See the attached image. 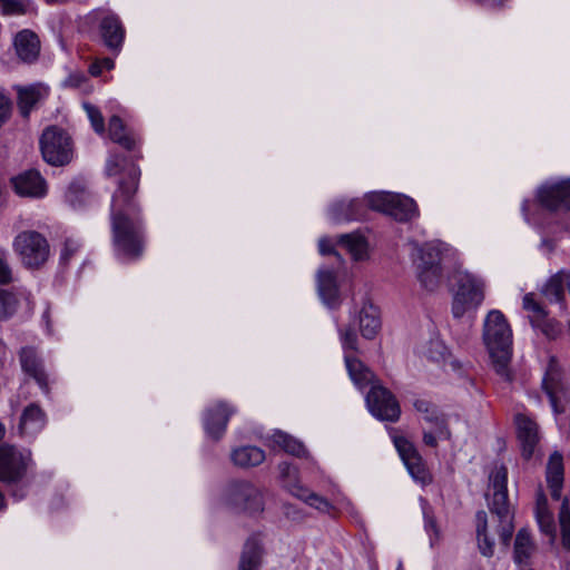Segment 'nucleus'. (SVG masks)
Returning a JSON list of instances; mask_svg holds the SVG:
<instances>
[{
    "label": "nucleus",
    "instance_id": "nucleus-1",
    "mask_svg": "<svg viewBox=\"0 0 570 570\" xmlns=\"http://www.w3.org/2000/svg\"><path fill=\"white\" fill-rule=\"evenodd\" d=\"M140 169L132 166L127 176L118 183L111 197L110 217L114 243L117 250L136 259L144 250L141 220L137 217L139 207L134 199L138 190Z\"/></svg>",
    "mask_w": 570,
    "mask_h": 570
},
{
    "label": "nucleus",
    "instance_id": "nucleus-2",
    "mask_svg": "<svg viewBox=\"0 0 570 570\" xmlns=\"http://www.w3.org/2000/svg\"><path fill=\"white\" fill-rule=\"evenodd\" d=\"M483 341L495 373L505 382H511L509 364L512 357V331L500 311L488 313L483 325Z\"/></svg>",
    "mask_w": 570,
    "mask_h": 570
},
{
    "label": "nucleus",
    "instance_id": "nucleus-3",
    "mask_svg": "<svg viewBox=\"0 0 570 570\" xmlns=\"http://www.w3.org/2000/svg\"><path fill=\"white\" fill-rule=\"evenodd\" d=\"M508 469L500 465L490 474V488L492 494H487L488 505L491 513L497 517L499 522V535L503 546L508 547L513 535L514 514L511 511L508 499Z\"/></svg>",
    "mask_w": 570,
    "mask_h": 570
},
{
    "label": "nucleus",
    "instance_id": "nucleus-4",
    "mask_svg": "<svg viewBox=\"0 0 570 570\" xmlns=\"http://www.w3.org/2000/svg\"><path fill=\"white\" fill-rule=\"evenodd\" d=\"M458 292L452 305L454 317L459 318L468 309L476 308L484 299V281L468 271H458L455 274Z\"/></svg>",
    "mask_w": 570,
    "mask_h": 570
},
{
    "label": "nucleus",
    "instance_id": "nucleus-5",
    "mask_svg": "<svg viewBox=\"0 0 570 570\" xmlns=\"http://www.w3.org/2000/svg\"><path fill=\"white\" fill-rule=\"evenodd\" d=\"M365 200L370 208L386 213L397 222H409L419 215L416 203L405 195L371 193Z\"/></svg>",
    "mask_w": 570,
    "mask_h": 570
},
{
    "label": "nucleus",
    "instance_id": "nucleus-6",
    "mask_svg": "<svg viewBox=\"0 0 570 570\" xmlns=\"http://www.w3.org/2000/svg\"><path fill=\"white\" fill-rule=\"evenodd\" d=\"M13 249L23 266L39 268L49 257L50 248L45 236L36 230L19 233L13 240Z\"/></svg>",
    "mask_w": 570,
    "mask_h": 570
},
{
    "label": "nucleus",
    "instance_id": "nucleus-7",
    "mask_svg": "<svg viewBox=\"0 0 570 570\" xmlns=\"http://www.w3.org/2000/svg\"><path fill=\"white\" fill-rule=\"evenodd\" d=\"M40 149L43 160L52 166H65L72 159V140L63 129L56 126L45 129Z\"/></svg>",
    "mask_w": 570,
    "mask_h": 570
},
{
    "label": "nucleus",
    "instance_id": "nucleus-8",
    "mask_svg": "<svg viewBox=\"0 0 570 570\" xmlns=\"http://www.w3.org/2000/svg\"><path fill=\"white\" fill-rule=\"evenodd\" d=\"M32 463L31 452L14 445H0V482L14 484L27 474Z\"/></svg>",
    "mask_w": 570,
    "mask_h": 570
},
{
    "label": "nucleus",
    "instance_id": "nucleus-9",
    "mask_svg": "<svg viewBox=\"0 0 570 570\" xmlns=\"http://www.w3.org/2000/svg\"><path fill=\"white\" fill-rule=\"evenodd\" d=\"M87 19L98 24L99 36L109 50L120 51L126 31L118 14L109 9L97 8L88 14Z\"/></svg>",
    "mask_w": 570,
    "mask_h": 570
},
{
    "label": "nucleus",
    "instance_id": "nucleus-10",
    "mask_svg": "<svg viewBox=\"0 0 570 570\" xmlns=\"http://www.w3.org/2000/svg\"><path fill=\"white\" fill-rule=\"evenodd\" d=\"M227 502L238 511L249 515L264 511L263 494L259 489L246 481H234L227 488Z\"/></svg>",
    "mask_w": 570,
    "mask_h": 570
},
{
    "label": "nucleus",
    "instance_id": "nucleus-11",
    "mask_svg": "<svg viewBox=\"0 0 570 570\" xmlns=\"http://www.w3.org/2000/svg\"><path fill=\"white\" fill-rule=\"evenodd\" d=\"M366 405L373 416L381 421L395 422L401 410L395 396L386 387L373 384L366 395Z\"/></svg>",
    "mask_w": 570,
    "mask_h": 570
},
{
    "label": "nucleus",
    "instance_id": "nucleus-12",
    "mask_svg": "<svg viewBox=\"0 0 570 570\" xmlns=\"http://www.w3.org/2000/svg\"><path fill=\"white\" fill-rule=\"evenodd\" d=\"M542 389L547 394L552 410L556 414L564 412L567 402V390L561 380V368L556 357H550L549 364L542 380Z\"/></svg>",
    "mask_w": 570,
    "mask_h": 570
},
{
    "label": "nucleus",
    "instance_id": "nucleus-13",
    "mask_svg": "<svg viewBox=\"0 0 570 570\" xmlns=\"http://www.w3.org/2000/svg\"><path fill=\"white\" fill-rule=\"evenodd\" d=\"M538 199L550 212L570 210V178L542 185L538 190Z\"/></svg>",
    "mask_w": 570,
    "mask_h": 570
},
{
    "label": "nucleus",
    "instance_id": "nucleus-14",
    "mask_svg": "<svg viewBox=\"0 0 570 570\" xmlns=\"http://www.w3.org/2000/svg\"><path fill=\"white\" fill-rule=\"evenodd\" d=\"M514 422L522 456L524 460H530L540 441L539 426L535 421L522 413L515 415Z\"/></svg>",
    "mask_w": 570,
    "mask_h": 570
},
{
    "label": "nucleus",
    "instance_id": "nucleus-15",
    "mask_svg": "<svg viewBox=\"0 0 570 570\" xmlns=\"http://www.w3.org/2000/svg\"><path fill=\"white\" fill-rule=\"evenodd\" d=\"M19 361L22 371L32 377L45 393H48V375L45 371L42 358L39 356L37 350L32 346L22 347L19 353Z\"/></svg>",
    "mask_w": 570,
    "mask_h": 570
},
{
    "label": "nucleus",
    "instance_id": "nucleus-16",
    "mask_svg": "<svg viewBox=\"0 0 570 570\" xmlns=\"http://www.w3.org/2000/svg\"><path fill=\"white\" fill-rule=\"evenodd\" d=\"M13 89L17 91V105L23 118H29L31 110L49 95L48 87L42 83L16 85Z\"/></svg>",
    "mask_w": 570,
    "mask_h": 570
},
{
    "label": "nucleus",
    "instance_id": "nucleus-17",
    "mask_svg": "<svg viewBox=\"0 0 570 570\" xmlns=\"http://www.w3.org/2000/svg\"><path fill=\"white\" fill-rule=\"evenodd\" d=\"M13 189L20 196L42 197L47 193V184L36 169L26 170L11 179Z\"/></svg>",
    "mask_w": 570,
    "mask_h": 570
},
{
    "label": "nucleus",
    "instance_id": "nucleus-18",
    "mask_svg": "<svg viewBox=\"0 0 570 570\" xmlns=\"http://www.w3.org/2000/svg\"><path fill=\"white\" fill-rule=\"evenodd\" d=\"M234 410L229 409L227 404L219 402L214 407L206 411L204 416V426L207 434L214 440H219L227 426L230 415Z\"/></svg>",
    "mask_w": 570,
    "mask_h": 570
},
{
    "label": "nucleus",
    "instance_id": "nucleus-19",
    "mask_svg": "<svg viewBox=\"0 0 570 570\" xmlns=\"http://www.w3.org/2000/svg\"><path fill=\"white\" fill-rule=\"evenodd\" d=\"M413 406L417 412L423 414L425 422L435 426L439 438L442 440H449L451 438L445 415L439 411L436 405L428 400L417 399L413 402Z\"/></svg>",
    "mask_w": 570,
    "mask_h": 570
},
{
    "label": "nucleus",
    "instance_id": "nucleus-20",
    "mask_svg": "<svg viewBox=\"0 0 570 570\" xmlns=\"http://www.w3.org/2000/svg\"><path fill=\"white\" fill-rule=\"evenodd\" d=\"M546 480L550 489V495L553 500L561 499V490L564 482L563 456L560 452L554 451L548 460L546 468Z\"/></svg>",
    "mask_w": 570,
    "mask_h": 570
},
{
    "label": "nucleus",
    "instance_id": "nucleus-21",
    "mask_svg": "<svg viewBox=\"0 0 570 570\" xmlns=\"http://www.w3.org/2000/svg\"><path fill=\"white\" fill-rule=\"evenodd\" d=\"M47 423L45 411L37 404L31 403L24 407L20 416L19 431L22 435L35 436Z\"/></svg>",
    "mask_w": 570,
    "mask_h": 570
},
{
    "label": "nucleus",
    "instance_id": "nucleus-22",
    "mask_svg": "<svg viewBox=\"0 0 570 570\" xmlns=\"http://www.w3.org/2000/svg\"><path fill=\"white\" fill-rule=\"evenodd\" d=\"M366 209L360 199L350 202L337 200L328 208V216L335 223L360 220L364 217Z\"/></svg>",
    "mask_w": 570,
    "mask_h": 570
},
{
    "label": "nucleus",
    "instance_id": "nucleus-23",
    "mask_svg": "<svg viewBox=\"0 0 570 570\" xmlns=\"http://www.w3.org/2000/svg\"><path fill=\"white\" fill-rule=\"evenodd\" d=\"M13 45L18 57L23 62L31 63L38 59L40 41L33 31L28 29L19 31L14 37Z\"/></svg>",
    "mask_w": 570,
    "mask_h": 570
},
{
    "label": "nucleus",
    "instance_id": "nucleus-24",
    "mask_svg": "<svg viewBox=\"0 0 570 570\" xmlns=\"http://www.w3.org/2000/svg\"><path fill=\"white\" fill-rule=\"evenodd\" d=\"M317 291L323 303L328 307L340 305L336 275L332 269H320L317 272Z\"/></svg>",
    "mask_w": 570,
    "mask_h": 570
},
{
    "label": "nucleus",
    "instance_id": "nucleus-25",
    "mask_svg": "<svg viewBox=\"0 0 570 570\" xmlns=\"http://www.w3.org/2000/svg\"><path fill=\"white\" fill-rule=\"evenodd\" d=\"M263 561V547L259 539L255 535L248 538L245 542L238 570H259Z\"/></svg>",
    "mask_w": 570,
    "mask_h": 570
},
{
    "label": "nucleus",
    "instance_id": "nucleus-26",
    "mask_svg": "<svg viewBox=\"0 0 570 570\" xmlns=\"http://www.w3.org/2000/svg\"><path fill=\"white\" fill-rule=\"evenodd\" d=\"M344 360L348 375L358 389H363L373 382V372L357 357L346 353Z\"/></svg>",
    "mask_w": 570,
    "mask_h": 570
},
{
    "label": "nucleus",
    "instance_id": "nucleus-27",
    "mask_svg": "<svg viewBox=\"0 0 570 570\" xmlns=\"http://www.w3.org/2000/svg\"><path fill=\"white\" fill-rule=\"evenodd\" d=\"M381 328L379 308L373 304H365L360 312V330L362 336L372 340Z\"/></svg>",
    "mask_w": 570,
    "mask_h": 570
},
{
    "label": "nucleus",
    "instance_id": "nucleus-28",
    "mask_svg": "<svg viewBox=\"0 0 570 570\" xmlns=\"http://www.w3.org/2000/svg\"><path fill=\"white\" fill-rule=\"evenodd\" d=\"M232 460L240 468L257 466L265 460V452L253 445L240 446L233 451Z\"/></svg>",
    "mask_w": 570,
    "mask_h": 570
},
{
    "label": "nucleus",
    "instance_id": "nucleus-29",
    "mask_svg": "<svg viewBox=\"0 0 570 570\" xmlns=\"http://www.w3.org/2000/svg\"><path fill=\"white\" fill-rule=\"evenodd\" d=\"M109 136L112 141L119 144L127 150H132L136 146V138L126 128L121 118L118 116H112L109 119Z\"/></svg>",
    "mask_w": 570,
    "mask_h": 570
},
{
    "label": "nucleus",
    "instance_id": "nucleus-30",
    "mask_svg": "<svg viewBox=\"0 0 570 570\" xmlns=\"http://www.w3.org/2000/svg\"><path fill=\"white\" fill-rule=\"evenodd\" d=\"M291 492L294 497L307 503L309 507L315 508L316 510L323 513H330L333 510L332 503L325 499L324 497L318 495L317 493L304 488L303 485L295 484L291 489Z\"/></svg>",
    "mask_w": 570,
    "mask_h": 570
},
{
    "label": "nucleus",
    "instance_id": "nucleus-31",
    "mask_svg": "<svg viewBox=\"0 0 570 570\" xmlns=\"http://www.w3.org/2000/svg\"><path fill=\"white\" fill-rule=\"evenodd\" d=\"M569 274L564 272H558L552 275L546 283L542 294L551 303H563L564 302V287L567 285V277Z\"/></svg>",
    "mask_w": 570,
    "mask_h": 570
},
{
    "label": "nucleus",
    "instance_id": "nucleus-32",
    "mask_svg": "<svg viewBox=\"0 0 570 570\" xmlns=\"http://www.w3.org/2000/svg\"><path fill=\"white\" fill-rule=\"evenodd\" d=\"M535 547L532 542L531 535L528 530L521 529L517 533L514 541L513 559L518 564H528Z\"/></svg>",
    "mask_w": 570,
    "mask_h": 570
},
{
    "label": "nucleus",
    "instance_id": "nucleus-33",
    "mask_svg": "<svg viewBox=\"0 0 570 570\" xmlns=\"http://www.w3.org/2000/svg\"><path fill=\"white\" fill-rule=\"evenodd\" d=\"M476 538L480 552L484 557H492L494 552V542L488 535V518L484 511L476 512Z\"/></svg>",
    "mask_w": 570,
    "mask_h": 570
},
{
    "label": "nucleus",
    "instance_id": "nucleus-34",
    "mask_svg": "<svg viewBox=\"0 0 570 570\" xmlns=\"http://www.w3.org/2000/svg\"><path fill=\"white\" fill-rule=\"evenodd\" d=\"M338 244L347 249L354 261H361L365 257L367 244L362 235L356 233L343 234L338 238Z\"/></svg>",
    "mask_w": 570,
    "mask_h": 570
},
{
    "label": "nucleus",
    "instance_id": "nucleus-35",
    "mask_svg": "<svg viewBox=\"0 0 570 570\" xmlns=\"http://www.w3.org/2000/svg\"><path fill=\"white\" fill-rule=\"evenodd\" d=\"M535 517L541 531L551 537L552 540L556 538V527L553 522L552 513L548 509L547 498L541 494L537 502Z\"/></svg>",
    "mask_w": 570,
    "mask_h": 570
},
{
    "label": "nucleus",
    "instance_id": "nucleus-36",
    "mask_svg": "<svg viewBox=\"0 0 570 570\" xmlns=\"http://www.w3.org/2000/svg\"><path fill=\"white\" fill-rule=\"evenodd\" d=\"M273 442L286 453L302 458L307 454L304 444L287 433L277 431L272 436Z\"/></svg>",
    "mask_w": 570,
    "mask_h": 570
},
{
    "label": "nucleus",
    "instance_id": "nucleus-37",
    "mask_svg": "<svg viewBox=\"0 0 570 570\" xmlns=\"http://www.w3.org/2000/svg\"><path fill=\"white\" fill-rule=\"evenodd\" d=\"M440 267L441 266V252L433 244H424L419 249V258L416 267Z\"/></svg>",
    "mask_w": 570,
    "mask_h": 570
},
{
    "label": "nucleus",
    "instance_id": "nucleus-38",
    "mask_svg": "<svg viewBox=\"0 0 570 570\" xmlns=\"http://www.w3.org/2000/svg\"><path fill=\"white\" fill-rule=\"evenodd\" d=\"M559 524L561 529V543L566 550H570V501L562 499L559 511Z\"/></svg>",
    "mask_w": 570,
    "mask_h": 570
},
{
    "label": "nucleus",
    "instance_id": "nucleus-39",
    "mask_svg": "<svg viewBox=\"0 0 570 570\" xmlns=\"http://www.w3.org/2000/svg\"><path fill=\"white\" fill-rule=\"evenodd\" d=\"M417 277L424 288L428 291H434L441 283V266L431 268L417 266Z\"/></svg>",
    "mask_w": 570,
    "mask_h": 570
},
{
    "label": "nucleus",
    "instance_id": "nucleus-40",
    "mask_svg": "<svg viewBox=\"0 0 570 570\" xmlns=\"http://www.w3.org/2000/svg\"><path fill=\"white\" fill-rule=\"evenodd\" d=\"M570 230V220L556 223L554 225H549L544 227L546 237H543L541 242V247L548 253H552L556 248V236L559 233Z\"/></svg>",
    "mask_w": 570,
    "mask_h": 570
},
{
    "label": "nucleus",
    "instance_id": "nucleus-41",
    "mask_svg": "<svg viewBox=\"0 0 570 570\" xmlns=\"http://www.w3.org/2000/svg\"><path fill=\"white\" fill-rule=\"evenodd\" d=\"M403 462L406 465L410 474L415 480L421 481L423 483L428 481L429 473L419 452H415L411 456L406 458L405 460H403Z\"/></svg>",
    "mask_w": 570,
    "mask_h": 570
},
{
    "label": "nucleus",
    "instance_id": "nucleus-42",
    "mask_svg": "<svg viewBox=\"0 0 570 570\" xmlns=\"http://www.w3.org/2000/svg\"><path fill=\"white\" fill-rule=\"evenodd\" d=\"M18 301L16 296L4 289H0V322L11 317L17 309Z\"/></svg>",
    "mask_w": 570,
    "mask_h": 570
},
{
    "label": "nucleus",
    "instance_id": "nucleus-43",
    "mask_svg": "<svg viewBox=\"0 0 570 570\" xmlns=\"http://www.w3.org/2000/svg\"><path fill=\"white\" fill-rule=\"evenodd\" d=\"M446 351L448 348L441 340L432 338L429 341L424 354L429 360L433 362H440L444 360Z\"/></svg>",
    "mask_w": 570,
    "mask_h": 570
},
{
    "label": "nucleus",
    "instance_id": "nucleus-44",
    "mask_svg": "<svg viewBox=\"0 0 570 570\" xmlns=\"http://www.w3.org/2000/svg\"><path fill=\"white\" fill-rule=\"evenodd\" d=\"M27 9L28 3L24 0H0V10L4 16H21Z\"/></svg>",
    "mask_w": 570,
    "mask_h": 570
},
{
    "label": "nucleus",
    "instance_id": "nucleus-45",
    "mask_svg": "<svg viewBox=\"0 0 570 570\" xmlns=\"http://www.w3.org/2000/svg\"><path fill=\"white\" fill-rule=\"evenodd\" d=\"M83 109L87 112V116L91 122L94 130L97 134H104L105 132V119H104L100 110L96 106H94L89 102L83 104Z\"/></svg>",
    "mask_w": 570,
    "mask_h": 570
},
{
    "label": "nucleus",
    "instance_id": "nucleus-46",
    "mask_svg": "<svg viewBox=\"0 0 570 570\" xmlns=\"http://www.w3.org/2000/svg\"><path fill=\"white\" fill-rule=\"evenodd\" d=\"M341 341L345 351L357 352V335L353 326L340 330Z\"/></svg>",
    "mask_w": 570,
    "mask_h": 570
},
{
    "label": "nucleus",
    "instance_id": "nucleus-47",
    "mask_svg": "<svg viewBox=\"0 0 570 570\" xmlns=\"http://www.w3.org/2000/svg\"><path fill=\"white\" fill-rule=\"evenodd\" d=\"M423 517H424V527L428 532H432L435 539L431 538V546L434 544V541L439 540L440 531L436 524V520L434 518L432 508L429 505L423 507Z\"/></svg>",
    "mask_w": 570,
    "mask_h": 570
},
{
    "label": "nucleus",
    "instance_id": "nucleus-48",
    "mask_svg": "<svg viewBox=\"0 0 570 570\" xmlns=\"http://www.w3.org/2000/svg\"><path fill=\"white\" fill-rule=\"evenodd\" d=\"M12 100L0 91V128L11 118Z\"/></svg>",
    "mask_w": 570,
    "mask_h": 570
},
{
    "label": "nucleus",
    "instance_id": "nucleus-49",
    "mask_svg": "<svg viewBox=\"0 0 570 570\" xmlns=\"http://www.w3.org/2000/svg\"><path fill=\"white\" fill-rule=\"evenodd\" d=\"M394 444L402 460H405L406 458L417 452L414 445L404 438H395Z\"/></svg>",
    "mask_w": 570,
    "mask_h": 570
},
{
    "label": "nucleus",
    "instance_id": "nucleus-50",
    "mask_svg": "<svg viewBox=\"0 0 570 570\" xmlns=\"http://www.w3.org/2000/svg\"><path fill=\"white\" fill-rule=\"evenodd\" d=\"M79 249V244L72 239H67L65 242L63 248L61 250L60 255V262L62 264H68L71 257L77 253Z\"/></svg>",
    "mask_w": 570,
    "mask_h": 570
},
{
    "label": "nucleus",
    "instance_id": "nucleus-51",
    "mask_svg": "<svg viewBox=\"0 0 570 570\" xmlns=\"http://www.w3.org/2000/svg\"><path fill=\"white\" fill-rule=\"evenodd\" d=\"M523 307L524 309L532 311L538 317L543 318L546 316L544 309L533 299L532 294H527L523 297Z\"/></svg>",
    "mask_w": 570,
    "mask_h": 570
},
{
    "label": "nucleus",
    "instance_id": "nucleus-52",
    "mask_svg": "<svg viewBox=\"0 0 570 570\" xmlns=\"http://www.w3.org/2000/svg\"><path fill=\"white\" fill-rule=\"evenodd\" d=\"M13 281L12 269L8 262L0 257V284H9Z\"/></svg>",
    "mask_w": 570,
    "mask_h": 570
},
{
    "label": "nucleus",
    "instance_id": "nucleus-53",
    "mask_svg": "<svg viewBox=\"0 0 570 570\" xmlns=\"http://www.w3.org/2000/svg\"><path fill=\"white\" fill-rule=\"evenodd\" d=\"M122 159L119 156H112L106 164V174L115 176L119 173Z\"/></svg>",
    "mask_w": 570,
    "mask_h": 570
},
{
    "label": "nucleus",
    "instance_id": "nucleus-54",
    "mask_svg": "<svg viewBox=\"0 0 570 570\" xmlns=\"http://www.w3.org/2000/svg\"><path fill=\"white\" fill-rule=\"evenodd\" d=\"M438 439H440V438H439V435H436L435 426H433V425H432V430L423 432V442L428 446L436 448Z\"/></svg>",
    "mask_w": 570,
    "mask_h": 570
},
{
    "label": "nucleus",
    "instance_id": "nucleus-55",
    "mask_svg": "<svg viewBox=\"0 0 570 570\" xmlns=\"http://www.w3.org/2000/svg\"><path fill=\"white\" fill-rule=\"evenodd\" d=\"M318 248L320 253L322 255L333 254L335 255L340 261H342L341 255L334 249L333 245L327 239H320L318 242Z\"/></svg>",
    "mask_w": 570,
    "mask_h": 570
},
{
    "label": "nucleus",
    "instance_id": "nucleus-56",
    "mask_svg": "<svg viewBox=\"0 0 570 570\" xmlns=\"http://www.w3.org/2000/svg\"><path fill=\"white\" fill-rule=\"evenodd\" d=\"M89 72L94 77L100 76V73L102 72L101 63L99 61L91 63L89 67Z\"/></svg>",
    "mask_w": 570,
    "mask_h": 570
},
{
    "label": "nucleus",
    "instance_id": "nucleus-57",
    "mask_svg": "<svg viewBox=\"0 0 570 570\" xmlns=\"http://www.w3.org/2000/svg\"><path fill=\"white\" fill-rule=\"evenodd\" d=\"M83 80H85V77L82 75H77V76H70L68 79V82L72 87H79Z\"/></svg>",
    "mask_w": 570,
    "mask_h": 570
},
{
    "label": "nucleus",
    "instance_id": "nucleus-58",
    "mask_svg": "<svg viewBox=\"0 0 570 570\" xmlns=\"http://www.w3.org/2000/svg\"><path fill=\"white\" fill-rule=\"evenodd\" d=\"M101 63V68L102 69H107V70H110L114 68L115 66V62L112 59L110 58H104L102 60L99 61Z\"/></svg>",
    "mask_w": 570,
    "mask_h": 570
},
{
    "label": "nucleus",
    "instance_id": "nucleus-59",
    "mask_svg": "<svg viewBox=\"0 0 570 570\" xmlns=\"http://www.w3.org/2000/svg\"><path fill=\"white\" fill-rule=\"evenodd\" d=\"M508 0H483L484 4L491 7H502Z\"/></svg>",
    "mask_w": 570,
    "mask_h": 570
},
{
    "label": "nucleus",
    "instance_id": "nucleus-60",
    "mask_svg": "<svg viewBox=\"0 0 570 570\" xmlns=\"http://www.w3.org/2000/svg\"><path fill=\"white\" fill-rule=\"evenodd\" d=\"M279 470L284 476L289 475L291 465L287 462H283L279 464Z\"/></svg>",
    "mask_w": 570,
    "mask_h": 570
},
{
    "label": "nucleus",
    "instance_id": "nucleus-61",
    "mask_svg": "<svg viewBox=\"0 0 570 570\" xmlns=\"http://www.w3.org/2000/svg\"><path fill=\"white\" fill-rule=\"evenodd\" d=\"M4 435V426L3 424L0 422V440L3 438Z\"/></svg>",
    "mask_w": 570,
    "mask_h": 570
},
{
    "label": "nucleus",
    "instance_id": "nucleus-62",
    "mask_svg": "<svg viewBox=\"0 0 570 570\" xmlns=\"http://www.w3.org/2000/svg\"><path fill=\"white\" fill-rule=\"evenodd\" d=\"M48 3L63 2L65 0H46Z\"/></svg>",
    "mask_w": 570,
    "mask_h": 570
},
{
    "label": "nucleus",
    "instance_id": "nucleus-63",
    "mask_svg": "<svg viewBox=\"0 0 570 570\" xmlns=\"http://www.w3.org/2000/svg\"><path fill=\"white\" fill-rule=\"evenodd\" d=\"M3 501H4V498H3L2 493L0 492V509L3 505Z\"/></svg>",
    "mask_w": 570,
    "mask_h": 570
},
{
    "label": "nucleus",
    "instance_id": "nucleus-64",
    "mask_svg": "<svg viewBox=\"0 0 570 570\" xmlns=\"http://www.w3.org/2000/svg\"><path fill=\"white\" fill-rule=\"evenodd\" d=\"M396 570H403V564L402 562L400 561L399 564H397V569Z\"/></svg>",
    "mask_w": 570,
    "mask_h": 570
}]
</instances>
